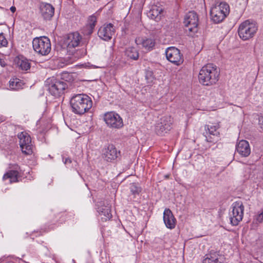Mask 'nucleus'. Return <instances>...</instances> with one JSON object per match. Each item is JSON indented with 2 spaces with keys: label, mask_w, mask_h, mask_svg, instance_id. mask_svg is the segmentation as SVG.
I'll use <instances>...</instances> for the list:
<instances>
[{
  "label": "nucleus",
  "mask_w": 263,
  "mask_h": 263,
  "mask_svg": "<svg viewBox=\"0 0 263 263\" xmlns=\"http://www.w3.org/2000/svg\"><path fill=\"white\" fill-rule=\"evenodd\" d=\"M139 57V53L138 52L135 53V55H133V60H137Z\"/></svg>",
  "instance_id": "nucleus-32"
},
{
  "label": "nucleus",
  "mask_w": 263,
  "mask_h": 263,
  "mask_svg": "<svg viewBox=\"0 0 263 263\" xmlns=\"http://www.w3.org/2000/svg\"><path fill=\"white\" fill-rule=\"evenodd\" d=\"M81 40V36L78 32H74L69 34L66 39L65 42L67 48L70 49L75 48L80 44Z\"/></svg>",
  "instance_id": "nucleus-15"
},
{
  "label": "nucleus",
  "mask_w": 263,
  "mask_h": 263,
  "mask_svg": "<svg viewBox=\"0 0 263 263\" xmlns=\"http://www.w3.org/2000/svg\"><path fill=\"white\" fill-rule=\"evenodd\" d=\"M70 104L74 112L81 115L92 107V101L87 96L79 94L71 99Z\"/></svg>",
  "instance_id": "nucleus-2"
},
{
  "label": "nucleus",
  "mask_w": 263,
  "mask_h": 263,
  "mask_svg": "<svg viewBox=\"0 0 263 263\" xmlns=\"http://www.w3.org/2000/svg\"><path fill=\"white\" fill-rule=\"evenodd\" d=\"M10 10L12 13H14L16 11V8L15 7L12 6L10 8Z\"/></svg>",
  "instance_id": "nucleus-34"
},
{
  "label": "nucleus",
  "mask_w": 263,
  "mask_h": 263,
  "mask_svg": "<svg viewBox=\"0 0 263 263\" xmlns=\"http://www.w3.org/2000/svg\"><path fill=\"white\" fill-rule=\"evenodd\" d=\"M104 120L108 126L113 128H120L123 125L120 116L115 112H108L104 115Z\"/></svg>",
  "instance_id": "nucleus-7"
},
{
  "label": "nucleus",
  "mask_w": 263,
  "mask_h": 263,
  "mask_svg": "<svg viewBox=\"0 0 263 263\" xmlns=\"http://www.w3.org/2000/svg\"><path fill=\"white\" fill-rule=\"evenodd\" d=\"M114 33L115 29L111 24L103 26L98 31L99 37L105 41L111 39Z\"/></svg>",
  "instance_id": "nucleus-14"
},
{
  "label": "nucleus",
  "mask_w": 263,
  "mask_h": 263,
  "mask_svg": "<svg viewBox=\"0 0 263 263\" xmlns=\"http://www.w3.org/2000/svg\"><path fill=\"white\" fill-rule=\"evenodd\" d=\"M163 218L165 225L168 229H173L175 227L176 219L170 209L164 210Z\"/></svg>",
  "instance_id": "nucleus-17"
},
{
  "label": "nucleus",
  "mask_w": 263,
  "mask_h": 263,
  "mask_svg": "<svg viewBox=\"0 0 263 263\" xmlns=\"http://www.w3.org/2000/svg\"><path fill=\"white\" fill-rule=\"evenodd\" d=\"M173 119L170 116H164L161 118L155 126V132L157 135L163 136L171 128Z\"/></svg>",
  "instance_id": "nucleus-8"
},
{
  "label": "nucleus",
  "mask_w": 263,
  "mask_h": 263,
  "mask_svg": "<svg viewBox=\"0 0 263 263\" xmlns=\"http://www.w3.org/2000/svg\"><path fill=\"white\" fill-rule=\"evenodd\" d=\"M135 43L137 45L142 44L143 47L148 50L152 49L155 45L154 40L151 39L143 40L140 37H138L135 39Z\"/></svg>",
  "instance_id": "nucleus-22"
},
{
  "label": "nucleus",
  "mask_w": 263,
  "mask_h": 263,
  "mask_svg": "<svg viewBox=\"0 0 263 263\" xmlns=\"http://www.w3.org/2000/svg\"><path fill=\"white\" fill-rule=\"evenodd\" d=\"M54 9L49 4L42 3L40 6V11L45 20H50L53 15Z\"/></svg>",
  "instance_id": "nucleus-21"
},
{
  "label": "nucleus",
  "mask_w": 263,
  "mask_h": 263,
  "mask_svg": "<svg viewBox=\"0 0 263 263\" xmlns=\"http://www.w3.org/2000/svg\"><path fill=\"white\" fill-rule=\"evenodd\" d=\"M18 138L22 152L26 155H31L32 153V147L31 138L28 134L22 132L18 135Z\"/></svg>",
  "instance_id": "nucleus-11"
},
{
  "label": "nucleus",
  "mask_w": 263,
  "mask_h": 263,
  "mask_svg": "<svg viewBox=\"0 0 263 263\" xmlns=\"http://www.w3.org/2000/svg\"><path fill=\"white\" fill-rule=\"evenodd\" d=\"M101 213L105 216V219H110L111 217L110 213V209L109 207H107L105 209H102Z\"/></svg>",
  "instance_id": "nucleus-28"
},
{
  "label": "nucleus",
  "mask_w": 263,
  "mask_h": 263,
  "mask_svg": "<svg viewBox=\"0 0 263 263\" xmlns=\"http://www.w3.org/2000/svg\"><path fill=\"white\" fill-rule=\"evenodd\" d=\"M260 128L263 130V117L261 118L259 120Z\"/></svg>",
  "instance_id": "nucleus-33"
},
{
  "label": "nucleus",
  "mask_w": 263,
  "mask_h": 263,
  "mask_svg": "<svg viewBox=\"0 0 263 263\" xmlns=\"http://www.w3.org/2000/svg\"><path fill=\"white\" fill-rule=\"evenodd\" d=\"M219 128L218 124L216 125H206L205 130L206 131V140L209 142H216L219 137V132L218 129Z\"/></svg>",
  "instance_id": "nucleus-13"
},
{
  "label": "nucleus",
  "mask_w": 263,
  "mask_h": 263,
  "mask_svg": "<svg viewBox=\"0 0 263 263\" xmlns=\"http://www.w3.org/2000/svg\"><path fill=\"white\" fill-rule=\"evenodd\" d=\"M165 55L167 60L176 65H180L183 62L180 50L175 47H168L165 50Z\"/></svg>",
  "instance_id": "nucleus-10"
},
{
  "label": "nucleus",
  "mask_w": 263,
  "mask_h": 263,
  "mask_svg": "<svg viewBox=\"0 0 263 263\" xmlns=\"http://www.w3.org/2000/svg\"><path fill=\"white\" fill-rule=\"evenodd\" d=\"M257 30V26L254 22L246 20L239 25L238 33L239 37L246 41L253 37Z\"/></svg>",
  "instance_id": "nucleus-4"
},
{
  "label": "nucleus",
  "mask_w": 263,
  "mask_h": 263,
  "mask_svg": "<svg viewBox=\"0 0 263 263\" xmlns=\"http://www.w3.org/2000/svg\"><path fill=\"white\" fill-rule=\"evenodd\" d=\"M237 152L243 157L248 156L251 153V148L248 142L242 140L236 145Z\"/></svg>",
  "instance_id": "nucleus-19"
},
{
  "label": "nucleus",
  "mask_w": 263,
  "mask_h": 263,
  "mask_svg": "<svg viewBox=\"0 0 263 263\" xmlns=\"http://www.w3.org/2000/svg\"><path fill=\"white\" fill-rule=\"evenodd\" d=\"M145 77L147 84L151 85L154 83L155 78L152 71L147 70L145 71Z\"/></svg>",
  "instance_id": "nucleus-25"
},
{
  "label": "nucleus",
  "mask_w": 263,
  "mask_h": 263,
  "mask_svg": "<svg viewBox=\"0 0 263 263\" xmlns=\"http://www.w3.org/2000/svg\"><path fill=\"white\" fill-rule=\"evenodd\" d=\"M244 206L241 201H237L232 204V211L230 213V220L233 226H237L242 219Z\"/></svg>",
  "instance_id": "nucleus-6"
},
{
  "label": "nucleus",
  "mask_w": 263,
  "mask_h": 263,
  "mask_svg": "<svg viewBox=\"0 0 263 263\" xmlns=\"http://www.w3.org/2000/svg\"><path fill=\"white\" fill-rule=\"evenodd\" d=\"M141 191V188L137 185L133 184V193L139 194Z\"/></svg>",
  "instance_id": "nucleus-31"
},
{
  "label": "nucleus",
  "mask_w": 263,
  "mask_h": 263,
  "mask_svg": "<svg viewBox=\"0 0 263 263\" xmlns=\"http://www.w3.org/2000/svg\"><path fill=\"white\" fill-rule=\"evenodd\" d=\"M97 22V18L96 17V16H91L89 18V26H90V27L91 29H92L95 25H96V23Z\"/></svg>",
  "instance_id": "nucleus-30"
},
{
  "label": "nucleus",
  "mask_w": 263,
  "mask_h": 263,
  "mask_svg": "<svg viewBox=\"0 0 263 263\" xmlns=\"http://www.w3.org/2000/svg\"><path fill=\"white\" fill-rule=\"evenodd\" d=\"M0 64L3 66H4V65L1 62V59H0Z\"/></svg>",
  "instance_id": "nucleus-36"
},
{
  "label": "nucleus",
  "mask_w": 263,
  "mask_h": 263,
  "mask_svg": "<svg viewBox=\"0 0 263 263\" xmlns=\"http://www.w3.org/2000/svg\"><path fill=\"white\" fill-rule=\"evenodd\" d=\"M198 23V17L196 13L190 11L187 13L184 18L183 23L185 29L190 32H196Z\"/></svg>",
  "instance_id": "nucleus-9"
},
{
  "label": "nucleus",
  "mask_w": 263,
  "mask_h": 263,
  "mask_svg": "<svg viewBox=\"0 0 263 263\" xmlns=\"http://www.w3.org/2000/svg\"><path fill=\"white\" fill-rule=\"evenodd\" d=\"M22 83L18 79H13L10 81L9 86L12 89H18L22 87Z\"/></svg>",
  "instance_id": "nucleus-26"
},
{
  "label": "nucleus",
  "mask_w": 263,
  "mask_h": 263,
  "mask_svg": "<svg viewBox=\"0 0 263 263\" xmlns=\"http://www.w3.org/2000/svg\"><path fill=\"white\" fill-rule=\"evenodd\" d=\"M15 63L17 66L23 70H27L30 67V63L26 59L17 58L15 59Z\"/></svg>",
  "instance_id": "nucleus-23"
},
{
  "label": "nucleus",
  "mask_w": 263,
  "mask_h": 263,
  "mask_svg": "<svg viewBox=\"0 0 263 263\" xmlns=\"http://www.w3.org/2000/svg\"><path fill=\"white\" fill-rule=\"evenodd\" d=\"M230 8L224 2L216 3L211 9V20L216 24L221 22L229 14Z\"/></svg>",
  "instance_id": "nucleus-3"
},
{
  "label": "nucleus",
  "mask_w": 263,
  "mask_h": 263,
  "mask_svg": "<svg viewBox=\"0 0 263 263\" xmlns=\"http://www.w3.org/2000/svg\"><path fill=\"white\" fill-rule=\"evenodd\" d=\"M18 173L16 171H10L5 174L3 177V179H10V183L17 181V176Z\"/></svg>",
  "instance_id": "nucleus-24"
},
{
  "label": "nucleus",
  "mask_w": 263,
  "mask_h": 263,
  "mask_svg": "<svg viewBox=\"0 0 263 263\" xmlns=\"http://www.w3.org/2000/svg\"><path fill=\"white\" fill-rule=\"evenodd\" d=\"M163 8L160 4L152 5L148 12V16L153 20L158 21L161 19Z\"/></svg>",
  "instance_id": "nucleus-20"
},
{
  "label": "nucleus",
  "mask_w": 263,
  "mask_h": 263,
  "mask_svg": "<svg viewBox=\"0 0 263 263\" xmlns=\"http://www.w3.org/2000/svg\"><path fill=\"white\" fill-rule=\"evenodd\" d=\"M263 222V210L254 217L253 223L258 225Z\"/></svg>",
  "instance_id": "nucleus-27"
},
{
  "label": "nucleus",
  "mask_w": 263,
  "mask_h": 263,
  "mask_svg": "<svg viewBox=\"0 0 263 263\" xmlns=\"http://www.w3.org/2000/svg\"><path fill=\"white\" fill-rule=\"evenodd\" d=\"M32 45L34 50L42 55H47L51 50L50 40L45 36L34 39Z\"/></svg>",
  "instance_id": "nucleus-5"
},
{
  "label": "nucleus",
  "mask_w": 263,
  "mask_h": 263,
  "mask_svg": "<svg viewBox=\"0 0 263 263\" xmlns=\"http://www.w3.org/2000/svg\"><path fill=\"white\" fill-rule=\"evenodd\" d=\"M119 152H118L115 145L113 144H108L104 148L103 151L104 158L107 161H111L115 160L118 156Z\"/></svg>",
  "instance_id": "nucleus-18"
},
{
  "label": "nucleus",
  "mask_w": 263,
  "mask_h": 263,
  "mask_svg": "<svg viewBox=\"0 0 263 263\" xmlns=\"http://www.w3.org/2000/svg\"><path fill=\"white\" fill-rule=\"evenodd\" d=\"M202 263H225V259L217 252H210L206 254Z\"/></svg>",
  "instance_id": "nucleus-16"
},
{
  "label": "nucleus",
  "mask_w": 263,
  "mask_h": 263,
  "mask_svg": "<svg viewBox=\"0 0 263 263\" xmlns=\"http://www.w3.org/2000/svg\"><path fill=\"white\" fill-rule=\"evenodd\" d=\"M8 41L3 33H0V47H6Z\"/></svg>",
  "instance_id": "nucleus-29"
},
{
  "label": "nucleus",
  "mask_w": 263,
  "mask_h": 263,
  "mask_svg": "<svg viewBox=\"0 0 263 263\" xmlns=\"http://www.w3.org/2000/svg\"><path fill=\"white\" fill-rule=\"evenodd\" d=\"M71 162V161L69 159H66V160L65 161V164L70 163Z\"/></svg>",
  "instance_id": "nucleus-35"
},
{
  "label": "nucleus",
  "mask_w": 263,
  "mask_h": 263,
  "mask_svg": "<svg viewBox=\"0 0 263 263\" xmlns=\"http://www.w3.org/2000/svg\"><path fill=\"white\" fill-rule=\"evenodd\" d=\"M219 72L216 66L208 64L201 69L198 76L199 82L203 85L211 86L218 81Z\"/></svg>",
  "instance_id": "nucleus-1"
},
{
  "label": "nucleus",
  "mask_w": 263,
  "mask_h": 263,
  "mask_svg": "<svg viewBox=\"0 0 263 263\" xmlns=\"http://www.w3.org/2000/svg\"><path fill=\"white\" fill-rule=\"evenodd\" d=\"M47 83H49V91L53 96L55 97L60 96L67 86L66 83L64 82L55 81V80H51L50 82L49 80H48Z\"/></svg>",
  "instance_id": "nucleus-12"
}]
</instances>
